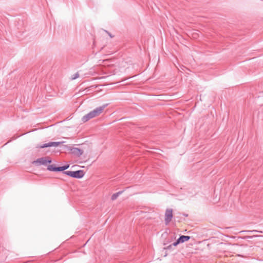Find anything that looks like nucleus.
<instances>
[{
	"instance_id": "f257e3e1",
	"label": "nucleus",
	"mask_w": 263,
	"mask_h": 263,
	"mask_svg": "<svg viewBox=\"0 0 263 263\" xmlns=\"http://www.w3.org/2000/svg\"><path fill=\"white\" fill-rule=\"evenodd\" d=\"M63 173L72 178L78 179L81 178L84 176V172L83 170H78L76 171H67L64 172Z\"/></svg>"
},
{
	"instance_id": "7ed1b4c3",
	"label": "nucleus",
	"mask_w": 263,
	"mask_h": 263,
	"mask_svg": "<svg viewBox=\"0 0 263 263\" xmlns=\"http://www.w3.org/2000/svg\"><path fill=\"white\" fill-rule=\"evenodd\" d=\"M107 105L108 104H104L102 106H99L95 108L94 110L91 111L93 118L99 116L103 112L105 108L107 106Z\"/></svg>"
},
{
	"instance_id": "6e6552de",
	"label": "nucleus",
	"mask_w": 263,
	"mask_h": 263,
	"mask_svg": "<svg viewBox=\"0 0 263 263\" xmlns=\"http://www.w3.org/2000/svg\"><path fill=\"white\" fill-rule=\"evenodd\" d=\"M62 142H50L47 143H45L43 145H38L36 146V148H44L48 147H51V146H59Z\"/></svg>"
},
{
	"instance_id": "2eb2a0df",
	"label": "nucleus",
	"mask_w": 263,
	"mask_h": 263,
	"mask_svg": "<svg viewBox=\"0 0 263 263\" xmlns=\"http://www.w3.org/2000/svg\"><path fill=\"white\" fill-rule=\"evenodd\" d=\"M105 32L108 34V35L111 37H114V35H112L110 32H109L108 31H105Z\"/></svg>"
},
{
	"instance_id": "0eeeda50",
	"label": "nucleus",
	"mask_w": 263,
	"mask_h": 263,
	"mask_svg": "<svg viewBox=\"0 0 263 263\" xmlns=\"http://www.w3.org/2000/svg\"><path fill=\"white\" fill-rule=\"evenodd\" d=\"M190 238L191 237L189 236L181 235L175 242L173 243V246H177L180 243L188 241Z\"/></svg>"
},
{
	"instance_id": "423d86ee",
	"label": "nucleus",
	"mask_w": 263,
	"mask_h": 263,
	"mask_svg": "<svg viewBox=\"0 0 263 263\" xmlns=\"http://www.w3.org/2000/svg\"><path fill=\"white\" fill-rule=\"evenodd\" d=\"M173 218V210L171 209H167L165 213V223L167 225L172 220Z\"/></svg>"
},
{
	"instance_id": "9b49d317",
	"label": "nucleus",
	"mask_w": 263,
	"mask_h": 263,
	"mask_svg": "<svg viewBox=\"0 0 263 263\" xmlns=\"http://www.w3.org/2000/svg\"><path fill=\"white\" fill-rule=\"evenodd\" d=\"M47 170L50 171L57 172V166L55 165H49L47 167Z\"/></svg>"
},
{
	"instance_id": "ddd939ff",
	"label": "nucleus",
	"mask_w": 263,
	"mask_h": 263,
	"mask_svg": "<svg viewBox=\"0 0 263 263\" xmlns=\"http://www.w3.org/2000/svg\"><path fill=\"white\" fill-rule=\"evenodd\" d=\"M69 167V164H67V165L62 166V168H63V171L65 172L64 171L66 170V169H67Z\"/></svg>"
},
{
	"instance_id": "20e7f679",
	"label": "nucleus",
	"mask_w": 263,
	"mask_h": 263,
	"mask_svg": "<svg viewBox=\"0 0 263 263\" xmlns=\"http://www.w3.org/2000/svg\"><path fill=\"white\" fill-rule=\"evenodd\" d=\"M107 105L108 104H104L102 106H99L95 108L94 110L91 111L93 118L99 116L103 112L105 108L107 106Z\"/></svg>"
},
{
	"instance_id": "39448f33",
	"label": "nucleus",
	"mask_w": 263,
	"mask_h": 263,
	"mask_svg": "<svg viewBox=\"0 0 263 263\" xmlns=\"http://www.w3.org/2000/svg\"><path fill=\"white\" fill-rule=\"evenodd\" d=\"M68 151L73 155L77 157H80L83 154V150L78 147H69Z\"/></svg>"
},
{
	"instance_id": "9d476101",
	"label": "nucleus",
	"mask_w": 263,
	"mask_h": 263,
	"mask_svg": "<svg viewBox=\"0 0 263 263\" xmlns=\"http://www.w3.org/2000/svg\"><path fill=\"white\" fill-rule=\"evenodd\" d=\"M124 190H123V191H119L117 193H116L112 195L111 197V199L112 200H116L119 195H120L121 194H122L123 192H124Z\"/></svg>"
},
{
	"instance_id": "dca6fc26",
	"label": "nucleus",
	"mask_w": 263,
	"mask_h": 263,
	"mask_svg": "<svg viewBox=\"0 0 263 263\" xmlns=\"http://www.w3.org/2000/svg\"><path fill=\"white\" fill-rule=\"evenodd\" d=\"M172 246H173V243L172 245H170V246H168V247H167V248H165V249H171L172 247Z\"/></svg>"
},
{
	"instance_id": "f8f14e48",
	"label": "nucleus",
	"mask_w": 263,
	"mask_h": 263,
	"mask_svg": "<svg viewBox=\"0 0 263 263\" xmlns=\"http://www.w3.org/2000/svg\"><path fill=\"white\" fill-rule=\"evenodd\" d=\"M79 77V74L78 72H77L76 73H74L72 77V80H75L77 78H78V77Z\"/></svg>"
},
{
	"instance_id": "1a4fd4ad",
	"label": "nucleus",
	"mask_w": 263,
	"mask_h": 263,
	"mask_svg": "<svg viewBox=\"0 0 263 263\" xmlns=\"http://www.w3.org/2000/svg\"><path fill=\"white\" fill-rule=\"evenodd\" d=\"M93 118L91 112H89L87 114L84 116L82 118V121L83 122L85 123L89 121V120Z\"/></svg>"
},
{
	"instance_id": "4468645a",
	"label": "nucleus",
	"mask_w": 263,
	"mask_h": 263,
	"mask_svg": "<svg viewBox=\"0 0 263 263\" xmlns=\"http://www.w3.org/2000/svg\"><path fill=\"white\" fill-rule=\"evenodd\" d=\"M63 171L62 166L57 167V172Z\"/></svg>"
},
{
	"instance_id": "f3484780",
	"label": "nucleus",
	"mask_w": 263,
	"mask_h": 263,
	"mask_svg": "<svg viewBox=\"0 0 263 263\" xmlns=\"http://www.w3.org/2000/svg\"><path fill=\"white\" fill-rule=\"evenodd\" d=\"M183 215L185 216V217H187L188 216V214H185V213H183Z\"/></svg>"
},
{
	"instance_id": "f03ea898",
	"label": "nucleus",
	"mask_w": 263,
	"mask_h": 263,
	"mask_svg": "<svg viewBox=\"0 0 263 263\" xmlns=\"http://www.w3.org/2000/svg\"><path fill=\"white\" fill-rule=\"evenodd\" d=\"M51 161V159L49 157H45L38 158L36 160L33 161L32 164L36 166H39L41 165H46L47 163H50Z\"/></svg>"
},
{
	"instance_id": "a211bd4d",
	"label": "nucleus",
	"mask_w": 263,
	"mask_h": 263,
	"mask_svg": "<svg viewBox=\"0 0 263 263\" xmlns=\"http://www.w3.org/2000/svg\"><path fill=\"white\" fill-rule=\"evenodd\" d=\"M196 36H197V34H195L194 37H196Z\"/></svg>"
}]
</instances>
